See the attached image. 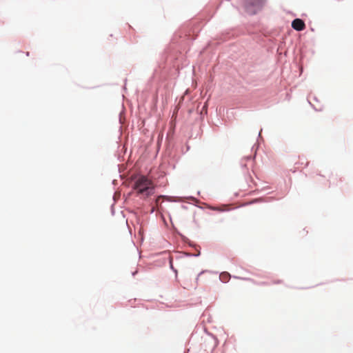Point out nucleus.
<instances>
[{
  "instance_id": "6",
  "label": "nucleus",
  "mask_w": 353,
  "mask_h": 353,
  "mask_svg": "<svg viewBox=\"0 0 353 353\" xmlns=\"http://www.w3.org/2000/svg\"><path fill=\"white\" fill-rule=\"evenodd\" d=\"M243 280H250V279H248V278H244L243 279Z\"/></svg>"
},
{
  "instance_id": "4",
  "label": "nucleus",
  "mask_w": 353,
  "mask_h": 353,
  "mask_svg": "<svg viewBox=\"0 0 353 353\" xmlns=\"http://www.w3.org/2000/svg\"><path fill=\"white\" fill-rule=\"evenodd\" d=\"M220 280L223 283H227L230 279V274L228 272H223L219 276Z\"/></svg>"
},
{
  "instance_id": "5",
  "label": "nucleus",
  "mask_w": 353,
  "mask_h": 353,
  "mask_svg": "<svg viewBox=\"0 0 353 353\" xmlns=\"http://www.w3.org/2000/svg\"><path fill=\"white\" fill-rule=\"evenodd\" d=\"M161 198V196H159L158 198H157V199H156V204H157V205H158V204H159V201H160Z\"/></svg>"
},
{
  "instance_id": "2",
  "label": "nucleus",
  "mask_w": 353,
  "mask_h": 353,
  "mask_svg": "<svg viewBox=\"0 0 353 353\" xmlns=\"http://www.w3.org/2000/svg\"><path fill=\"white\" fill-rule=\"evenodd\" d=\"M265 3V0H245L244 7L248 13L254 14L261 9Z\"/></svg>"
},
{
  "instance_id": "1",
  "label": "nucleus",
  "mask_w": 353,
  "mask_h": 353,
  "mask_svg": "<svg viewBox=\"0 0 353 353\" xmlns=\"http://www.w3.org/2000/svg\"><path fill=\"white\" fill-rule=\"evenodd\" d=\"M154 184L152 180L145 176H139L134 181L133 189L137 194L144 198L148 197L154 192Z\"/></svg>"
},
{
  "instance_id": "3",
  "label": "nucleus",
  "mask_w": 353,
  "mask_h": 353,
  "mask_svg": "<svg viewBox=\"0 0 353 353\" xmlns=\"http://www.w3.org/2000/svg\"><path fill=\"white\" fill-rule=\"evenodd\" d=\"M292 27L296 30L301 31L305 29V25L302 19H296L292 21Z\"/></svg>"
}]
</instances>
